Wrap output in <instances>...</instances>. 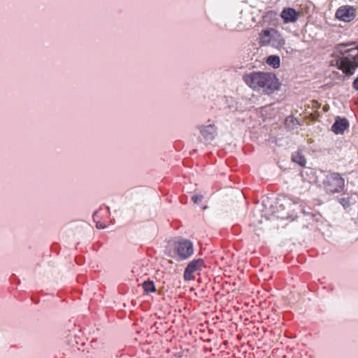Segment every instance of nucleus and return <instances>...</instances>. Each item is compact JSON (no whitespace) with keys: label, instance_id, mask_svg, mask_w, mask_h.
<instances>
[{"label":"nucleus","instance_id":"7ed1b4c3","mask_svg":"<svg viewBox=\"0 0 358 358\" xmlns=\"http://www.w3.org/2000/svg\"><path fill=\"white\" fill-rule=\"evenodd\" d=\"M344 178L338 173H329L323 182L325 191L329 194L341 192L344 187Z\"/></svg>","mask_w":358,"mask_h":358},{"label":"nucleus","instance_id":"a211bd4d","mask_svg":"<svg viewBox=\"0 0 358 358\" xmlns=\"http://www.w3.org/2000/svg\"><path fill=\"white\" fill-rule=\"evenodd\" d=\"M327 110H328V107L327 106H324V110L327 111Z\"/></svg>","mask_w":358,"mask_h":358},{"label":"nucleus","instance_id":"0eeeda50","mask_svg":"<svg viewBox=\"0 0 358 358\" xmlns=\"http://www.w3.org/2000/svg\"><path fill=\"white\" fill-rule=\"evenodd\" d=\"M280 16L283 19L285 23H289L296 22L299 17V14L294 8H285L282 11Z\"/></svg>","mask_w":358,"mask_h":358},{"label":"nucleus","instance_id":"39448f33","mask_svg":"<svg viewBox=\"0 0 358 358\" xmlns=\"http://www.w3.org/2000/svg\"><path fill=\"white\" fill-rule=\"evenodd\" d=\"M176 250L181 259H186L193 254L194 249L192 243L187 240L179 241Z\"/></svg>","mask_w":358,"mask_h":358},{"label":"nucleus","instance_id":"1a4fd4ad","mask_svg":"<svg viewBox=\"0 0 358 358\" xmlns=\"http://www.w3.org/2000/svg\"><path fill=\"white\" fill-rule=\"evenodd\" d=\"M273 34H278V32L274 29H264L259 34V43L261 45H268L270 44Z\"/></svg>","mask_w":358,"mask_h":358},{"label":"nucleus","instance_id":"20e7f679","mask_svg":"<svg viewBox=\"0 0 358 358\" xmlns=\"http://www.w3.org/2000/svg\"><path fill=\"white\" fill-rule=\"evenodd\" d=\"M204 262L202 259H197L189 263L184 272L185 280H192L195 278L194 273L201 271Z\"/></svg>","mask_w":358,"mask_h":358},{"label":"nucleus","instance_id":"4468645a","mask_svg":"<svg viewBox=\"0 0 358 358\" xmlns=\"http://www.w3.org/2000/svg\"><path fill=\"white\" fill-rule=\"evenodd\" d=\"M285 123L287 127L291 129H294L299 124L297 119L292 115H289L285 118Z\"/></svg>","mask_w":358,"mask_h":358},{"label":"nucleus","instance_id":"ddd939ff","mask_svg":"<svg viewBox=\"0 0 358 358\" xmlns=\"http://www.w3.org/2000/svg\"><path fill=\"white\" fill-rule=\"evenodd\" d=\"M266 63L274 69H278L280 66V59L278 56L271 55L267 58Z\"/></svg>","mask_w":358,"mask_h":358},{"label":"nucleus","instance_id":"6e6552de","mask_svg":"<svg viewBox=\"0 0 358 358\" xmlns=\"http://www.w3.org/2000/svg\"><path fill=\"white\" fill-rule=\"evenodd\" d=\"M349 127L348 121L346 118L337 117L335 122L331 126V130L336 134H341Z\"/></svg>","mask_w":358,"mask_h":358},{"label":"nucleus","instance_id":"9b49d317","mask_svg":"<svg viewBox=\"0 0 358 358\" xmlns=\"http://www.w3.org/2000/svg\"><path fill=\"white\" fill-rule=\"evenodd\" d=\"M292 159L294 162L299 164L301 166H304L306 164L305 157L299 152H295L292 155Z\"/></svg>","mask_w":358,"mask_h":358},{"label":"nucleus","instance_id":"f257e3e1","mask_svg":"<svg viewBox=\"0 0 358 358\" xmlns=\"http://www.w3.org/2000/svg\"><path fill=\"white\" fill-rule=\"evenodd\" d=\"M244 83L254 91L271 94L280 90L281 83L275 74L264 71H252L243 76Z\"/></svg>","mask_w":358,"mask_h":358},{"label":"nucleus","instance_id":"2eb2a0df","mask_svg":"<svg viewBox=\"0 0 358 358\" xmlns=\"http://www.w3.org/2000/svg\"><path fill=\"white\" fill-rule=\"evenodd\" d=\"M203 199V196H201V195H194L192 197V200L194 201V203H199L201 201V200Z\"/></svg>","mask_w":358,"mask_h":358},{"label":"nucleus","instance_id":"9d476101","mask_svg":"<svg viewBox=\"0 0 358 358\" xmlns=\"http://www.w3.org/2000/svg\"><path fill=\"white\" fill-rule=\"evenodd\" d=\"M201 134L206 139H213L215 132V127L213 124L201 126L199 127Z\"/></svg>","mask_w":358,"mask_h":358},{"label":"nucleus","instance_id":"f8f14e48","mask_svg":"<svg viewBox=\"0 0 358 358\" xmlns=\"http://www.w3.org/2000/svg\"><path fill=\"white\" fill-rule=\"evenodd\" d=\"M144 292L147 294L156 292V288L153 281L147 280L142 284Z\"/></svg>","mask_w":358,"mask_h":358},{"label":"nucleus","instance_id":"423d86ee","mask_svg":"<svg viewBox=\"0 0 358 358\" xmlns=\"http://www.w3.org/2000/svg\"><path fill=\"white\" fill-rule=\"evenodd\" d=\"M336 16L340 20L350 22L355 17V9L350 6H341L337 10Z\"/></svg>","mask_w":358,"mask_h":358},{"label":"nucleus","instance_id":"dca6fc26","mask_svg":"<svg viewBox=\"0 0 358 358\" xmlns=\"http://www.w3.org/2000/svg\"><path fill=\"white\" fill-rule=\"evenodd\" d=\"M353 87L358 90V77L353 82Z\"/></svg>","mask_w":358,"mask_h":358},{"label":"nucleus","instance_id":"f03ea898","mask_svg":"<svg viewBox=\"0 0 358 358\" xmlns=\"http://www.w3.org/2000/svg\"><path fill=\"white\" fill-rule=\"evenodd\" d=\"M345 44L338 45L340 57L337 59L339 69L346 75H353L358 67V47L346 48Z\"/></svg>","mask_w":358,"mask_h":358},{"label":"nucleus","instance_id":"f3484780","mask_svg":"<svg viewBox=\"0 0 358 358\" xmlns=\"http://www.w3.org/2000/svg\"><path fill=\"white\" fill-rule=\"evenodd\" d=\"M285 40L280 37V41H279V45H285Z\"/></svg>","mask_w":358,"mask_h":358}]
</instances>
